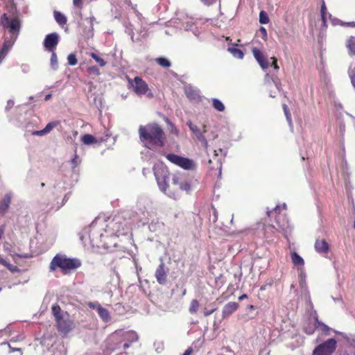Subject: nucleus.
<instances>
[{"instance_id": "obj_32", "label": "nucleus", "mask_w": 355, "mask_h": 355, "mask_svg": "<svg viewBox=\"0 0 355 355\" xmlns=\"http://www.w3.org/2000/svg\"><path fill=\"white\" fill-rule=\"evenodd\" d=\"M168 179V178H162V179L156 180L159 189L165 194H166V190L168 187V184L167 183Z\"/></svg>"}, {"instance_id": "obj_19", "label": "nucleus", "mask_w": 355, "mask_h": 355, "mask_svg": "<svg viewBox=\"0 0 355 355\" xmlns=\"http://www.w3.org/2000/svg\"><path fill=\"white\" fill-rule=\"evenodd\" d=\"M252 53L255 60L259 63L262 69L264 70L268 68L269 62L259 49L254 48L252 49Z\"/></svg>"}, {"instance_id": "obj_53", "label": "nucleus", "mask_w": 355, "mask_h": 355, "mask_svg": "<svg viewBox=\"0 0 355 355\" xmlns=\"http://www.w3.org/2000/svg\"><path fill=\"white\" fill-rule=\"evenodd\" d=\"M270 60H272V67H273L275 70H278L279 66L277 65V60L275 57H271Z\"/></svg>"}, {"instance_id": "obj_6", "label": "nucleus", "mask_w": 355, "mask_h": 355, "mask_svg": "<svg viewBox=\"0 0 355 355\" xmlns=\"http://www.w3.org/2000/svg\"><path fill=\"white\" fill-rule=\"evenodd\" d=\"M166 158L171 163L184 170H195L196 168V162L193 159L187 157L171 153L166 155Z\"/></svg>"}, {"instance_id": "obj_14", "label": "nucleus", "mask_w": 355, "mask_h": 355, "mask_svg": "<svg viewBox=\"0 0 355 355\" xmlns=\"http://www.w3.org/2000/svg\"><path fill=\"white\" fill-rule=\"evenodd\" d=\"M149 205V202L147 200L141 199L138 202V207H139V210L142 216L140 218V221L143 224H146L149 221V217L150 216V213L148 209L147 206Z\"/></svg>"}, {"instance_id": "obj_18", "label": "nucleus", "mask_w": 355, "mask_h": 355, "mask_svg": "<svg viewBox=\"0 0 355 355\" xmlns=\"http://www.w3.org/2000/svg\"><path fill=\"white\" fill-rule=\"evenodd\" d=\"M153 172L156 180L168 178L169 172L162 163H157L153 166Z\"/></svg>"}, {"instance_id": "obj_2", "label": "nucleus", "mask_w": 355, "mask_h": 355, "mask_svg": "<svg viewBox=\"0 0 355 355\" xmlns=\"http://www.w3.org/2000/svg\"><path fill=\"white\" fill-rule=\"evenodd\" d=\"M139 135L140 140L143 143L148 142L158 146H164V132L156 123L140 125L139 128Z\"/></svg>"}, {"instance_id": "obj_64", "label": "nucleus", "mask_w": 355, "mask_h": 355, "mask_svg": "<svg viewBox=\"0 0 355 355\" xmlns=\"http://www.w3.org/2000/svg\"><path fill=\"white\" fill-rule=\"evenodd\" d=\"M272 80V82L274 83L275 87H277V89L278 90H279V83L276 81L273 78H270Z\"/></svg>"}, {"instance_id": "obj_10", "label": "nucleus", "mask_w": 355, "mask_h": 355, "mask_svg": "<svg viewBox=\"0 0 355 355\" xmlns=\"http://www.w3.org/2000/svg\"><path fill=\"white\" fill-rule=\"evenodd\" d=\"M160 264L155 270V277L159 284L165 285L167 282L169 269L165 266L162 259H160Z\"/></svg>"}, {"instance_id": "obj_8", "label": "nucleus", "mask_w": 355, "mask_h": 355, "mask_svg": "<svg viewBox=\"0 0 355 355\" xmlns=\"http://www.w3.org/2000/svg\"><path fill=\"white\" fill-rule=\"evenodd\" d=\"M55 321L58 331L64 336H66L74 328L73 321L68 313L64 314L63 317Z\"/></svg>"}, {"instance_id": "obj_20", "label": "nucleus", "mask_w": 355, "mask_h": 355, "mask_svg": "<svg viewBox=\"0 0 355 355\" xmlns=\"http://www.w3.org/2000/svg\"><path fill=\"white\" fill-rule=\"evenodd\" d=\"M252 53L255 60L259 63L262 69L264 70L268 68L269 62L259 49L254 48L252 49Z\"/></svg>"}, {"instance_id": "obj_11", "label": "nucleus", "mask_w": 355, "mask_h": 355, "mask_svg": "<svg viewBox=\"0 0 355 355\" xmlns=\"http://www.w3.org/2000/svg\"><path fill=\"white\" fill-rule=\"evenodd\" d=\"M59 42V35L57 33H52L46 35L43 45L49 52L55 51Z\"/></svg>"}, {"instance_id": "obj_56", "label": "nucleus", "mask_w": 355, "mask_h": 355, "mask_svg": "<svg viewBox=\"0 0 355 355\" xmlns=\"http://www.w3.org/2000/svg\"><path fill=\"white\" fill-rule=\"evenodd\" d=\"M304 331L309 334V335H311L313 334L314 332V329L313 327H305L304 328Z\"/></svg>"}, {"instance_id": "obj_3", "label": "nucleus", "mask_w": 355, "mask_h": 355, "mask_svg": "<svg viewBox=\"0 0 355 355\" xmlns=\"http://www.w3.org/2000/svg\"><path fill=\"white\" fill-rule=\"evenodd\" d=\"M82 262L77 258H68L65 254H57L51 260L49 266L50 271L58 268L62 270H76L80 268Z\"/></svg>"}, {"instance_id": "obj_5", "label": "nucleus", "mask_w": 355, "mask_h": 355, "mask_svg": "<svg viewBox=\"0 0 355 355\" xmlns=\"http://www.w3.org/2000/svg\"><path fill=\"white\" fill-rule=\"evenodd\" d=\"M128 85L132 88L133 91L137 95L147 94L149 98H153V94L152 92H148L149 90L147 83L140 77L136 76L133 79L128 78Z\"/></svg>"}, {"instance_id": "obj_61", "label": "nucleus", "mask_w": 355, "mask_h": 355, "mask_svg": "<svg viewBox=\"0 0 355 355\" xmlns=\"http://www.w3.org/2000/svg\"><path fill=\"white\" fill-rule=\"evenodd\" d=\"M260 31L263 34V38H265V37H267V31H266V29L264 27H261L260 28Z\"/></svg>"}, {"instance_id": "obj_38", "label": "nucleus", "mask_w": 355, "mask_h": 355, "mask_svg": "<svg viewBox=\"0 0 355 355\" xmlns=\"http://www.w3.org/2000/svg\"><path fill=\"white\" fill-rule=\"evenodd\" d=\"M156 62L162 67L166 68L170 67L171 65V62L165 58H157Z\"/></svg>"}, {"instance_id": "obj_54", "label": "nucleus", "mask_w": 355, "mask_h": 355, "mask_svg": "<svg viewBox=\"0 0 355 355\" xmlns=\"http://www.w3.org/2000/svg\"><path fill=\"white\" fill-rule=\"evenodd\" d=\"M47 134L45 131L44 129H42L41 130H37V131H34L33 132V135H37V136H43L44 135Z\"/></svg>"}, {"instance_id": "obj_55", "label": "nucleus", "mask_w": 355, "mask_h": 355, "mask_svg": "<svg viewBox=\"0 0 355 355\" xmlns=\"http://www.w3.org/2000/svg\"><path fill=\"white\" fill-rule=\"evenodd\" d=\"M14 105V101L12 100H8L6 106V110H10Z\"/></svg>"}, {"instance_id": "obj_29", "label": "nucleus", "mask_w": 355, "mask_h": 355, "mask_svg": "<svg viewBox=\"0 0 355 355\" xmlns=\"http://www.w3.org/2000/svg\"><path fill=\"white\" fill-rule=\"evenodd\" d=\"M53 14L54 18L59 25L63 26L67 24V17L62 13L59 11H54Z\"/></svg>"}, {"instance_id": "obj_15", "label": "nucleus", "mask_w": 355, "mask_h": 355, "mask_svg": "<svg viewBox=\"0 0 355 355\" xmlns=\"http://www.w3.org/2000/svg\"><path fill=\"white\" fill-rule=\"evenodd\" d=\"M187 125L189 126L190 130L196 136L197 139L202 143L205 148H207L208 147V142L203 135V132H202V130H200L198 126L194 125L191 121H188L187 122Z\"/></svg>"}, {"instance_id": "obj_60", "label": "nucleus", "mask_w": 355, "mask_h": 355, "mask_svg": "<svg viewBox=\"0 0 355 355\" xmlns=\"http://www.w3.org/2000/svg\"><path fill=\"white\" fill-rule=\"evenodd\" d=\"M350 79L353 86L355 87V74H353L352 71L350 72Z\"/></svg>"}, {"instance_id": "obj_26", "label": "nucleus", "mask_w": 355, "mask_h": 355, "mask_svg": "<svg viewBox=\"0 0 355 355\" xmlns=\"http://www.w3.org/2000/svg\"><path fill=\"white\" fill-rule=\"evenodd\" d=\"M314 325L315 328H320L321 331L325 336L329 335V331H333L331 328L324 324L322 322L320 321L317 316L315 318Z\"/></svg>"}, {"instance_id": "obj_42", "label": "nucleus", "mask_w": 355, "mask_h": 355, "mask_svg": "<svg viewBox=\"0 0 355 355\" xmlns=\"http://www.w3.org/2000/svg\"><path fill=\"white\" fill-rule=\"evenodd\" d=\"M90 56L97 62L99 64V65L101 67H104L106 65V62L103 59L101 58V57H99L97 54H96L95 53H92L90 54Z\"/></svg>"}, {"instance_id": "obj_22", "label": "nucleus", "mask_w": 355, "mask_h": 355, "mask_svg": "<svg viewBox=\"0 0 355 355\" xmlns=\"http://www.w3.org/2000/svg\"><path fill=\"white\" fill-rule=\"evenodd\" d=\"M12 197V192H7L2 200L0 201V216H3L5 215L6 211H8L10 205L11 203V199Z\"/></svg>"}, {"instance_id": "obj_59", "label": "nucleus", "mask_w": 355, "mask_h": 355, "mask_svg": "<svg viewBox=\"0 0 355 355\" xmlns=\"http://www.w3.org/2000/svg\"><path fill=\"white\" fill-rule=\"evenodd\" d=\"M215 311H216V309H211V310L205 311L204 312V315H205V316H209L211 314H212Z\"/></svg>"}, {"instance_id": "obj_24", "label": "nucleus", "mask_w": 355, "mask_h": 355, "mask_svg": "<svg viewBox=\"0 0 355 355\" xmlns=\"http://www.w3.org/2000/svg\"><path fill=\"white\" fill-rule=\"evenodd\" d=\"M239 308V304L234 302H230L226 304L222 311V316L225 318L232 315Z\"/></svg>"}, {"instance_id": "obj_17", "label": "nucleus", "mask_w": 355, "mask_h": 355, "mask_svg": "<svg viewBox=\"0 0 355 355\" xmlns=\"http://www.w3.org/2000/svg\"><path fill=\"white\" fill-rule=\"evenodd\" d=\"M279 210L280 207L279 205H277L273 210L272 211H268V215L269 217L271 216V215L274 214H277L278 216H275V220L277 222V224L278 225V227L283 230H286L289 227L288 220H284L283 221H281V218L283 217V216L279 214Z\"/></svg>"}, {"instance_id": "obj_31", "label": "nucleus", "mask_w": 355, "mask_h": 355, "mask_svg": "<svg viewBox=\"0 0 355 355\" xmlns=\"http://www.w3.org/2000/svg\"><path fill=\"white\" fill-rule=\"evenodd\" d=\"M329 20L331 21L333 26L342 25V26H355V22H347L343 23L338 19L333 18L331 15H329Z\"/></svg>"}, {"instance_id": "obj_43", "label": "nucleus", "mask_w": 355, "mask_h": 355, "mask_svg": "<svg viewBox=\"0 0 355 355\" xmlns=\"http://www.w3.org/2000/svg\"><path fill=\"white\" fill-rule=\"evenodd\" d=\"M283 110H284L286 120H287L288 124L291 126L292 125L291 115V113L288 108V106L286 104L283 105Z\"/></svg>"}, {"instance_id": "obj_52", "label": "nucleus", "mask_w": 355, "mask_h": 355, "mask_svg": "<svg viewBox=\"0 0 355 355\" xmlns=\"http://www.w3.org/2000/svg\"><path fill=\"white\" fill-rule=\"evenodd\" d=\"M85 20L89 24L90 30L93 31L94 21H95L94 17L86 18Z\"/></svg>"}, {"instance_id": "obj_4", "label": "nucleus", "mask_w": 355, "mask_h": 355, "mask_svg": "<svg viewBox=\"0 0 355 355\" xmlns=\"http://www.w3.org/2000/svg\"><path fill=\"white\" fill-rule=\"evenodd\" d=\"M0 25L8 30L10 35L17 37L21 27L20 19L17 17H9L3 13L0 17Z\"/></svg>"}, {"instance_id": "obj_63", "label": "nucleus", "mask_w": 355, "mask_h": 355, "mask_svg": "<svg viewBox=\"0 0 355 355\" xmlns=\"http://www.w3.org/2000/svg\"><path fill=\"white\" fill-rule=\"evenodd\" d=\"M192 351V348L189 347L184 352L182 355H190Z\"/></svg>"}, {"instance_id": "obj_16", "label": "nucleus", "mask_w": 355, "mask_h": 355, "mask_svg": "<svg viewBox=\"0 0 355 355\" xmlns=\"http://www.w3.org/2000/svg\"><path fill=\"white\" fill-rule=\"evenodd\" d=\"M17 39V37H15L12 35H10L9 38L6 37L4 39L3 46L0 49V63L2 62L3 59L7 55L9 50L12 47Z\"/></svg>"}, {"instance_id": "obj_37", "label": "nucleus", "mask_w": 355, "mask_h": 355, "mask_svg": "<svg viewBox=\"0 0 355 355\" xmlns=\"http://www.w3.org/2000/svg\"><path fill=\"white\" fill-rule=\"evenodd\" d=\"M212 103H213V107L217 111L223 112V111L225 110V105L222 103V101H220L219 99H218V98H213L212 99Z\"/></svg>"}, {"instance_id": "obj_35", "label": "nucleus", "mask_w": 355, "mask_h": 355, "mask_svg": "<svg viewBox=\"0 0 355 355\" xmlns=\"http://www.w3.org/2000/svg\"><path fill=\"white\" fill-rule=\"evenodd\" d=\"M51 56L50 60L51 67L53 70L56 71L58 68V62L55 51H51Z\"/></svg>"}, {"instance_id": "obj_48", "label": "nucleus", "mask_w": 355, "mask_h": 355, "mask_svg": "<svg viewBox=\"0 0 355 355\" xmlns=\"http://www.w3.org/2000/svg\"><path fill=\"white\" fill-rule=\"evenodd\" d=\"M69 192L64 193L62 202L60 203L58 201L57 202V203L58 204L57 209H60L67 202V200L69 198Z\"/></svg>"}, {"instance_id": "obj_34", "label": "nucleus", "mask_w": 355, "mask_h": 355, "mask_svg": "<svg viewBox=\"0 0 355 355\" xmlns=\"http://www.w3.org/2000/svg\"><path fill=\"white\" fill-rule=\"evenodd\" d=\"M227 50L236 58L242 59L243 58V53L239 49H237L236 47H229Z\"/></svg>"}, {"instance_id": "obj_46", "label": "nucleus", "mask_w": 355, "mask_h": 355, "mask_svg": "<svg viewBox=\"0 0 355 355\" xmlns=\"http://www.w3.org/2000/svg\"><path fill=\"white\" fill-rule=\"evenodd\" d=\"M123 2L124 3L131 6L132 9L134 10V12H135L136 15L140 18L141 17V15L140 12H139V11L137 10V5H133L132 3H131V1L130 0H123Z\"/></svg>"}, {"instance_id": "obj_28", "label": "nucleus", "mask_w": 355, "mask_h": 355, "mask_svg": "<svg viewBox=\"0 0 355 355\" xmlns=\"http://www.w3.org/2000/svg\"><path fill=\"white\" fill-rule=\"evenodd\" d=\"M185 94L190 99H196L198 97V91L191 86L185 87Z\"/></svg>"}, {"instance_id": "obj_50", "label": "nucleus", "mask_w": 355, "mask_h": 355, "mask_svg": "<svg viewBox=\"0 0 355 355\" xmlns=\"http://www.w3.org/2000/svg\"><path fill=\"white\" fill-rule=\"evenodd\" d=\"M63 189H64V187L62 186L60 183H58L55 187L54 194L58 197L59 194L62 193Z\"/></svg>"}, {"instance_id": "obj_25", "label": "nucleus", "mask_w": 355, "mask_h": 355, "mask_svg": "<svg viewBox=\"0 0 355 355\" xmlns=\"http://www.w3.org/2000/svg\"><path fill=\"white\" fill-rule=\"evenodd\" d=\"M315 249L318 253H327L329 251V244L324 239H317L315 243Z\"/></svg>"}, {"instance_id": "obj_13", "label": "nucleus", "mask_w": 355, "mask_h": 355, "mask_svg": "<svg viewBox=\"0 0 355 355\" xmlns=\"http://www.w3.org/2000/svg\"><path fill=\"white\" fill-rule=\"evenodd\" d=\"M173 184L178 186L179 189L189 193L191 191V183L187 180L183 175H174L173 177Z\"/></svg>"}, {"instance_id": "obj_30", "label": "nucleus", "mask_w": 355, "mask_h": 355, "mask_svg": "<svg viewBox=\"0 0 355 355\" xmlns=\"http://www.w3.org/2000/svg\"><path fill=\"white\" fill-rule=\"evenodd\" d=\"M52 313L55 317V320L64 316V314L67 313V312H62L60 307L57 304L52 306Z\"/></svg>"}, {"instance_id": "obj_44", "label": "nucleus", "mask_w": 355, "mask_h": 355, "mask_svg": "<svg viewBox=\"0 0 355 355\" xmlns=\"http://www.w3.org/2000/svg\"><path fill=\"white\" fill-rule=\"evenodd\" d=\"M68 64L70 66H75L78 63V60L74 53H70L67 56Z\"/></svg>"}, {"instance_id": "obj_36", "label": "nucleus", "mask_w": 355, "mask_h": 355, "mask_svg": "<svg viewBox=\"0 0 355 355\" xmlns=\"http://www.w3.org/2000/svg\"><path fill=\"white\" fill-rule=\"evenodd\" d=\"M199 306L200 304L198 301L196 299L192 300L189 305V312L191 314L196 313L198 311Z\"/></svg>"}, {"instance_id": "obj_62", "label": "nucleus", "mask_w": 355, "mask_h": 355, "mask_svg": "<svg viewBox=\"0 0 355 355\" xmlns=\"http://www.w3.org/2000/svg\"><path fill=\"white\" fill-rule=\"evenodd\" d=\"M332 299L334 300V301L336 302V303H340V304H343V299L341 297H332Z\"/></svg>"}, {"instance_id": "obj_33", "label": "nucleus", "mask_w": 355, "mask_h": 355, "mask_svg": "<svg viewBox=\"0 0 355 355\" xmlns=\"http://www.w3.org/2000/svg\"><path fill=\"white\" fill-rule=\"evenodd\" d=\"M0 263L5 267H6L12 272H17L19 271V269L18 268L17 266L10 263L6 259H0Z\"/></svg>"}, {"instance_id": "obj_23", "label": "nucleus", "mask_w": 355, "mask_h": 355, "mask_svg": "<svg viewBox=\"0 0 355 355\" xmlns=\"http://www.w3.org/2000/svg\"><path fill=\"white\" fill-rule=\"evenodd\" d=\"M107 136L105 138L100 137L96 138L90 134H85L82 137L81 141L85 145H92V144H100L103 142L106 141Z\"/></svg>"}, {"instance_id": "obj_51", "label": "nucleus", "mask_w": 355, "mask_h": 355, "mask_svg": "<svg viewBox=\"0 0 355 355\" xmlns=\"http://www.w3.org/2000/svg\"><path fill=\"white\" fill-rule=\"evenodd\" d=\"M299 279L300 284H302L305 279V272L304 270L302 268H300L299 269Z\"/></svg>"}, {"instance_id": "obj_57", "label": "nucleus", "mask_w": 355, "mask_h": 355, "mask_svg": "<svg viewBox=\"0 0 355 355\" xmlns=\"http://www.w3.org/2000/svg\"><path fill=\"white\" fill-rule=\"evenodd\" d=\"M77 157H77V155H75V157H74V158H73V159H72V160H71V163H72V168H76V167L77 166V165H78V162H77V160H76V159H77Z\"/></svg>"}, {"instance_id": "obj_49", "label": "nucleus", "mask_w": 355, "mask_h": 355, "mask_svg": "<svg viewBox=\"0 0 355 355\" xmlns=\"http://www.w3.org/2000/svg\"><path fill=\"white\" fill-rule=\"evenodd\" d=\"M127 338L131 342H135L138 340V336L135 331H130L127 334Z\"/></svg>"}, {"instance_id": "obj_1", "label": "nucleus", "mask_w": 355, "mask_h": 355, "mask_svg": "<svg viewBox=\"0 0 355 355\" xmlns=\"http://www.w3.org/2000/svg\"><path fill=\"white\" fill-rule=\"evenodd\" d=\"M105 222L99 218L95 219L89 227L84 228L80 235V239L85 246L98 247L102 241Z\"/></svg>"}, {"instance_id": "obj_45", "label": "nucleus", "mask_w": 355, "mask_h": 355, "mask_svg": "<svg viewBox=\"0 0 355 355\" xmlns=\"http://www.w3.org/2000/svg\"><path fill=\"white\" fill-rule=\"evenodd\" d=\"M58 123H59L58 121L50 122L46 125V127L44 129L45 130L46 132L48 134L53 130V128L56 127L58 125Z\"/></svg>"}, {"instance_id": "obj_7", "label": "nucleus", "mask_w": 355, "mask_h": 355, "mask_svg": "<svg viewBox=\"0 0 355 355\" xmlns=\"http://www.w3.org/2000/svg\"><path fill=\"white\" fill-rule=\"evenodd\" d=\"M104 226H105V232L110 236H119L125 234L123 232L125 225L122 223L119 217H115L108 224H104Z\"/></svg>"}, {"instance_id": "obj_41", "label": "nucleus", "mask_w": 355, "mask_h": 355, "mask_svg": "<svg viewBox=\"0 0 355 355\" xmlns=\"http://www.w3.org/2000/svg\"><path fill=\"white\" fill-rule=\"evenodd\" d=\"M259 22L261 24H266L269 22V18L267 13L262 10L259 13Z\"/></svg>"}, {"instance_id": "obj_58", "label": "nucleus", "mask_w": 355, "mask_h": 355, "mask_svg": "<svg viewBox=\"0 0 355 355\" xmlns=\"http://www.w3.org/2000/svg\"><path fill=\"white\" fill-rule=\"evenodd\" d=\"M83 0H73V3L76 7H80Z\"/></svg>"}, {"instance_id": "obj_40", "label": "nucleus", "mask_w": 355, "mask_h": 355, "mask_svg": "<svg viewBox=\"0 0 355 355\" xmlns=\"http://www.w3.org/2000/svg\"><path fill=\"white\" fill-rule=\"evenodd\" d=\"M347 46L350 53L355 54V38L351 37L347 41Z\"/></svg>"}, {"instance_id": "obj_9", "label": "nucleus", "mask_w": 355, "mask_h": 355, "mask_svg": "<svg viewBox=\"0 0 355 355\" xmlns=\"http://www.w3.org/2000/svg\"><path fill=\"white\" fill-rule=\"evenodd\" d=\"M337 342L334 338H329L315 347L313 351L324 355H331L336 350Z\"/></svg>"}, {"instance_id": "obj_21", "label": "nucleus", "mask_w": 355, "mask_h": 355, "mask_svg": "<svg viewBox=\"0 0 355 355\" xmlns=\"http://www.w3.org/2000/svg\"><path fill=\"white\" fill-rule=\"evenodd\" d=\"M252 53L255 60L259 63L262 69L264 70L268 68L269 62L259 49L254 48L252 49Z\"/></svg>"}, {"instance_id": "obj_12", "label": "nucleus", "mask_w": 355, "mask_h": 355, "mask_svg": "<svg viewBox=\"0 0 355 355\" xmlns=\"http://www.w3.org/2000/svg\"><path fill=\"white\" fill-rule=\"evenodd\" d=\"M89 308L94 309L97 311L99 317L104 322H110L111 319L110 313L109 311L103 308L99 303L98 302H89L88 304Z\"/></svg>"}, {"instance_id": "obj_27", "label": "nucleus", "mask_w": 355, "mask_h": 355, "mask_svg": "<svg viewBox=\"0 0 355 355\" xmlns=\"http://www.w3.org/2000/svg\"><path fill=\"white\" fill-rule=\"evenodd\" d=\"M291 259L293 264L297 267L302 268L304 264L303 258L295 252L291 253Z\"/></svg>"}, {"instance_id": "obj_47", "label": "nucleus", "mask_w": 355, "mask_h": 355, "mask_svg": "<svg viewBox=\"0 0 355 355\" xmlns=\"http://www.w3.org/2000/svg\"><path fill=\"white\" fill-rule=\"evenodd\" d=\"M87 72L90 75H94V76H98L100 74V71H99L98 68L96 66L89 67L87 69Z\"/></svg>"}, {"instance_id": "obj_39", "label": "nucleus", "mask_w": 355, "mask_h": 355, "mask_svg": "<svg viewBox=\"0 0 355 355\" xmlns=\"http://www.w3.org/2000/svg\"><path fill=\"white\" fill-rule=\"evenodd\" d=\"M326 12H327V8L325 6L324 1H322L320 12H321V17H322V24H323L324 26H327V17H326V14H327Z\"/></svg>"}]
</instances>
